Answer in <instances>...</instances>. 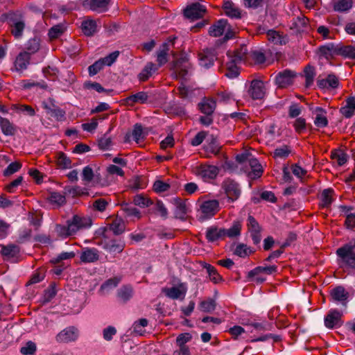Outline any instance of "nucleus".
Segmentation results:
<instances>
[{
    "instance_id": "f257e3e1",
    "label": "nucleus",
    "mask_w": 355,
    "mask_h": 355,
    "mask_svg": "<svg viewBox=\"0 0 355 355\" xmlns=\"http://www.w3.org/2000/svg\"><path fill=\"white\" fill-rule=\"evenodd\" d=\"M197 205L198 216L200 221L211 218L220 209L219 202L217 200H198Z\"/></svg>"
},
{
    "instance_id": "f03ea898",
    "label": "nucleus",
    "mask_w": 355,
    "mask_h": 355,
    "mask_svg": "<svg viewBox=\"0 0 355 355\" xmlns=\"http://www.w3.org/2000/svg\"><path fill=\"white\" fill-rule=\"evenodd\" d=\"M336 254L340 259L343 267L355 269V242L339 248L336 250Z\"/></svg>"
},
{
    "instance_id": "7ed1b4c3",
    "label": "nucleus",
    "mask_w": 355,
    "mask_h": 355,
    "mask_svg": "<svg viewBox=\"0 0 355 355\" xmlns=\"http://www.w3.org/2000/svg\"><path fill=\"white\" fill-rule=\"evenodd\" d=\"M221 189L224 191L230 202L237 200L241 194V189L239 184L235 180L226 178L221 184Z\"/></svg>"
},
{
    "instance_id": "20e7f679",
    "label": "nucleus",
    "mask_w": 355,
    "mask_h": 355,
    "mask_svg": "<svg viewBox=\"0 0 355 355\" xmlns=\"http://www.w3.org/2000/svg\"><path fill=\"white\" fill-rule=\"evenodd\" d=\"M119 55V51H114L108 55L96 61L88 67L89 76H93L97 74L105 66H111L116 60Z\"/></svg>"
},
{
    "instance_id": "39448f33",
    "label": "nucleus",
    "mask_w": 355,
    "mask_h": 355,
    "mask_svg": "<svg viewBox=\"0 0 355 355\" xmlns=\"http://www.w3.org/2000/svg\"><path fill=\"white\" fill-rule=\"evenodd\" d=\"M236 159L239 162H246L250 166V171L248 172V175L250 178L256 179L262 175L263 172V167L256 158L247 159L244 155H237Z\"/></svg>"
},
{
    "instance_id": "423d86ee",
    "label": "nucleus",
    "mask_w": 355,
    "mask_h": 355,
    "mask_svg": "<svg viewBox=\"0 0 355 355\" xmlns=\"http://www.w3.org/2000/svg\"><path fill=\"white\" fill-rule=\"evenodd\" d=\"M67 222L73 235L80 230L90 227L92 224V220L90 217L78 214L73 216Z\"/></svg>"
},
{
    "instance_id": "0eeeda50",
    "label": "nucleus",
    "mask_w": 355,
    "mask_h": 355,
    "mask_svg": "<svg viewBox=\"0 0 355 355\" xmlns=\"http://www.w3.org/2000/svg\"><path fill=\"white\" fill-rule=\"evenodd\" d=\"M162 292L170 299L183 300L187 292V286L185 283H180L178 286L171 288H162Z\"/></svg>"
},
{
    "instance_id": "6e6552de",
    "label": "nucleus",
    "mask_w": 355,
    "mask_h": 355,
    "mask_svg": "<svg viewBox=\"0 0 355 355\" xmlns=\"http://www.w3.org/2000/svg\"><path fill=\"white\" fill-rule=\"evenodd\" d=\"M206 12L205 6L200 3H193L184 9V14L187 18L196 20L203 17Z\"/></svg>"
},
{
    "instance_id": "1a4fd4ad",
    "label": "nucleus",
    "mask_w": 355,
    "mask_h": 355,
    "mask_svg": "<svg viewBox=\"0 0 355 355\" xmlns=\"http://www.w3.org/2000/svg\"><path fill=\"white\" fill-rule=\"evenodd\" d=\"M219 173V168L213 165L200 164L195 168L196 175L200 176L205 180L216 178Z\"/></svg>"
},
{
    "instance_id": "9d476101",
    "label": "nucleus",
    "mask_w": 355,
    "mask_h": 355,
    "mask_svg": "<svg viewBox=\"0 0 355 355\" xmlns=\"http://www.w3.org/2000/svg\"><path fill=\"white\" fill-rule=\"evenodd\" d=\"M248 94L252 99H262L266 94L264 83L260 80H252L248 89Z\"/></svg>"
},
{
    "instance_id": "9b49d317",
    "label": "nucleus",
    "mask_w": 355,
    "mask_h": 355,
    "mask_svg": "<svg viewBox=\"0 0 355 355\" xmlns=\"http://www.w3.org/2000/svg\"><path fill=\"white\" fill-rule=\"evenodd\" d=\"M295 76L296 74L293 71L285 69L276 76V84L279 87H286L293 83Z\"/></svg>"
},
{
    "instance_id": "f8f14e48",
    "label": "nucleus",
    "mask_w": 355,
    "mask_h": 355,
    "mask_svg": "<svg viewBox=\"0 0 355 355\" xmlns=\"http://www.w3.org/2000/svg\"><path fill=\"white\" fill-rule=\"evenodd\" d=\"M247 226L253 243L254 244L259 243L261 239V227L253 216H248Z\"/></svg>"
},
{
    "instance_id": "ddd939ff",
    "label": "nucleus",
    "mask_w": 355,
    "mask_h": 355,
    "mask_svg": "<svg viewBox=\"0 0 355 355\" xmlns=\"http://www.w3.org/2000/svg\"><path fill=\"white\" fill-rule=\"evenodd\" d=\"M199 64L201 67L209 69L214 65L216 60V54L214 49H206L198 54Z\"/></svg>"
},
{
    "instance_id": "4468645a",
    "label": "nucleus",
    "mask_w": 355,
    "mask_h": 355,
    "mask_svg": "<svg viewBox=\"0 0 355 355\" xmlns=\"http://www.w3.org/2000/svg\"><path fill=\"white\" fill-rule=\"evenodd\" d=\"M78 337V331L73 327H70L61 331L55 337L58 343H69L75 341Z\"/></svg>"
},
{
    "instance_id": "2eb2a0df",
    "label": "nucleus",
    "mask_w": 355,
    "mask_h": 355,
    "mask_svg": "<svg viewBox=\"0 0 355 355\" xmlns=\"http://www.w3.org/2000/svg\"><path fill=\"white\" fill-rule=\"evenodd\" d=\"M318 86L321 89H336L339 86L338 78L333 73L329 74L325 78H319L317 80Z\"/></svg>"
},
{
    "instance_id": "dca6fc26",
    "label": "nucleus",
    "mask_w": 355,
    "mask_h": 355,
    "mask_svg": "<svg viewBox=\"0 0 355 355\" xmlns=\"http://www.w3.org/2000/svg\"><path fill=\"white\" fill-rule=\"evenodd\" d=\"M330 296L333 301L340 302L344 306H347L349 293L344 287L338 286L333 288L330 292Z\"/></svg>"
},
{
    "instance_id": "f3484780",
    "label": "nucleus",
    "mask_w": 355,
    "mask_h": 355,
    "mask_svg": "<svg viewBox=\"0 0 355 355\" xmlns=\"http://www.w3.org/2000/svg\"><path fill=\"white\" fill-rule=\"evenodd\" d=\"M189 64L183 59L175 61L173 66V76L176 78L185 79L188 74Z\"/></svg>"
},
{
    "instance_id": "a211bd4d",
    "label": "nucleus",
    "mask_w": 355,
    "mask_h": 355,
    "mask_svg": "<svg viewBox=\"0 0 355 355\" xmlns=\"http://www.w3.org/2000/svg\"><path fill=\"white\" fill-rule=\"evenodd\" d=\"M99 259V251L96 248H83L80 259L83 263H94Z\"/></svg>"
},
{
    "instance_id": "6ab92c4d",
    "label": "nucleus",
    "mask_w": 355,
    "mask_h": 355,
    "mask_svg": "<svg viewBox=\"0 0 355 355\" xmlns=\"http://www.w3.org/2000/svg\"><path fill=\"white\" fill-rule=\"evenodd\" d=\"M342 315V313L337 310H330L324 318L325 326L329 329H332L339 325Z\"/></svg>"
},
{
    "instance_id": "aec40b11",
    "label": "nucleus",
    "mask_w": 355,
    "mask_h": 355,
    "mask_svg": "<svg viewBox=\"0 0 355 355\" xmlns=\"http://www.w3.org/2000/svg\"><path fill=\"white\" fill-rule=\"evenodd\" d=\"M223 9L225 14L232 19H241L243 14L241 10L231 1L224 2Z\"/></svg>"
},
{
    "instance_id": "412c9836",
    "label": "nucleus",
    "mask_w": 355,
    "mask_h": 355,
    "mask_svg": "<svg viewBox=\"0 0 355 355\" xmlns=\"http://www.w3.org/2000/svg\"><path fill=\"white\" fill-rule=\"evenodd\" d=\"M31 56L30 53L24 51L20 52L16 57L14 62V66L17 71H21L27 69L30 63Z\"/></svg>"
},
{
    "instance_id": "4be33fe9",
    "label": "nucleus",
    "mask_w": 355,
    "mask_h": 355,
    "mask_svg": "<svg viewBox=\"0 0 355 355\" xmlns=\"http://www.w3.org/2000/svg\"><path fill=\"white\" fill-rule=\"evenodd\" d=\"M206 239L209 242H215L225 238V228L211 226L207 229Z\"/></svg>"
},
{
    "instance_id": "5701e85b",
    "label": "nucleus",
    "mask_w": 355,
    "mask_h": 355,
    "mask_svg": "<svg viewBox=\"0 0 355 355\" xmlns=\"http://www.w3.org/2000/svg\"><path fill=\"white\" fill-rule=\"evenodd\" d=\"M337 49L338 44L328 43L320 46L318 49V52L320 55L323 56L327 60H330L338 55Z\"/></svg>"
},
{
    "instance_id": "b1692460",
    "label": "nucleus",
    "mask_w": 355,
    "mask_h": 355,
    "mask_svg": "<svg viewBox=\"0 0 355 355\" xmlns=\"http://www.w3.org/2000/svg\"><path fill=\"white\" fill-rule=\"evenodd\" d=\"M227 55L232 57V58L236 60V62L239 63L241 62H247L250 58V53H248V49L245 45L240 46L239 49L234 50V51H228Z\"/></svg>"
},
{
    "instance_id": "393cba45",
    "label": "nucleus",
    "mask_w": 355,
    "mask_h": 355,
    "mask_svg": "<svg viewBox=\"0 0 355 355\" xmlns=\"http://www.w3.org/2000/svg\"><path fill=\"white\" fill-rule=\"evenodd\" d=\"M216 107V103L213 98H204L199 103L200 111L205 115H212Z\"/></svg>"
},
{
    "instance_id": "a878e982",
    "label": "nucleus",
    "mask_w": 355,
    "mask_h": 355,
    "mask_svg": "<svg viewBox=\"0 0 355 355\" xmlns=\"http://www.w3.org/2000/svg\"><path fill=\"white\" fill-rule=\"evenodd\" d=\"M228 60L226 62L225 75L230 78H234L239 76V71L237 64L239 62H236L232 57L227 56Z\"/></svg>"
},
{
    "instance_id": "bb28decb",
    "label": "nucleus",
    "mask_w": 355,
    "mask_h": 355,
    "mask_svg": "<svg viewBox=\"0 0 355 355\" xmlns=\"http://www.w3.org/2000/svg\"><path fill=\"white\" fill-rule=\"evenodd\" d=\"M148 95L145 92H139L135 94L130 95L125 98L127 105L132 106L135 103L143 104L148 101Z\"/></svg>"
},
{
    "instance_id": "cd10ccee",
    "label": "nucleus",
    "mask_w": 355,
    "mask_h": 355,
    "mask_svg": "<svg viewBox=\"0 0 355 355\" xmlns=\"http://www.w3.org/2000/svg\"><path fill=\"white\" fill-rule=\"evenodd\" d=\"M227 21L225 19H220L209 29V34L213 37H219L222 35L226 29Z\"/></svg>"
},
{
    "instance_id": "c85d7f7f",
    "label": "nucleus",
    "mask_w": 355,
    "mask_h": 355,
    "mask_svg": "<svg viewBox=\"0 0 355 355\" xmlns=\"http://www.w3.org/2000/svg\"><path fill=\"white\" fill-rule=\"evenodd\" d=\"M158 67L154 63L148 62L141 71L139 73L138 78L140 81H146L155 72L158 70Z\"/></svg>"
},
{
    "instance_id": "c756f323",
    "label": "nucleus",
    "mask_w": 355,
    "mask_h": 355,
    "mask_svg": "<svg viewBox=\"0 0 355 355\" xmlns=\"http://www.w3.org/2000/svg\"><path fill=\"white\" fill-rule=\"evenodd\" d=\"M315 117L314 119V124L318 128H324L328 125V120L327 119L326 111L322 107H316L315 109Z\"/></svg>"
},
{
    "instance_id": "7c9ffc66",
    "label": "nucleus",
    "mask_w": 355,
    "mask_h": 355,
    "mask_svg": "<svg viewBox=\"0 0 355 355\" xmlns=\"http://www.w3.org/2000/svg\"><path fill=\"white\" fill-rule=\"evenodd\" d=\"M168 43H163L159 47V50L157 51V62L158 64V67L164 65L168 62Z\"/></svg>"
},
{
    "instance_id": "2f4dec72",
    "label": "nucleus",
    "mask_w": 355,
    "mask_h": 355,
    "mask_svg": "<svg viewBox=\"0 0 355 355\" xmlns=\"http://www.w3.org/2000/svg\"><path fill=\"white\" fill-rule=\"evenodd\" d=\"M340 112L346 118L352 117L355 112V97H348L345 105L340 108Z\"/></svg>"
},
{
    "instance_id": "473e14b6",
    "label": "nucleus",
    "mask_w": 355,
    "mask_h": 355,
    "mask_svg": "<svg viewBox=\"0 0 355 355\" xmlns=\"http://www.w3.org/2000/svg\"><path fill=\"white\" fill-rule=\"evenodd\" d=\"M349 156L342 149H335L331 153V159L339 166H343L347 163Z\"/></svg>"
},
{
    "instance_id": "72a5a7b5",
    "label": "nucleus",
    "mask_w": 355,
    "mask_h": 355,
    "mask_svg": "<svg viewBox=\"0 0 355 355\" xmlns=\"http://www.w3.org/2000/svg\"><path fill=\"white\" fill-rule=\"evenodd\" d=\"M338 55L345 58L355 59V47L352 45L338 44Z\"/></svg>"
},
{
    "instance_id": "f704fd0d",
    "label": "nucleus",
    "mask_w": 355,
    "mask_h": 355,
    "mask_svg": "<svg viewBox=\"0 0 355 355\" xmlns=\"http://www.w3.org/2000/svg\"><path fill=\"white\" fill-rule=\"evenodd\" d=\"M55 162L57 166L62 169L71 168L72 166L71 160L63 152H58L55 155Z\"/></svg>"
},
{
    "instance_id": "c9c22d12",
    "label": "nucleus",
    "mask_w": 355,
    "mask_h": 355,
    "mask_svg": "<svg viewBox=\"0 0 355 355\" xmlns=\"http://www.w3.org/2000/svg\"><path fill=\"white\" fill-rule=\"evenodd\" d=\"M44 108L46 110L48 114L55 118L57 121H62L64 118L65 112L58 107L53 105H44Z\"/></svg>"
},
{
    "instance_id": "e433bc0d",
    "label": "nucleus",
    "mask_w": 355,
    "mask_h": 355,
    "mask_svg": "<svg viewBox=\"0 0 355 355\" xmlns=\"http://www.w3.org/2000/svg\"><path fill=\"white\" fill-rule=\"evenodd\" d=\"M202 266L204 268L206 269L209 279L214 284H218L223 280L222 276L218 273V272L217 271L216 268L214 266L207 263H203Z\"/></svg>"
},
{
    "instance_id": "4c0bfd02",
    "label": "nucleus",
    "mask_w": 355,
    "mask_h": 355,
    "mask_svg": "<svg viewBox=\"0 0 355 355\" xmlns=\"http://www.w3.org/2000/svg\"><path fill=\"white\" fill-rule=\"evenodd\" d=\"M81 28L84 35L92 36L96 32L97 24L95 20L88 19L82 22Z\"/></svg>"
},
{
    "instance_id": "58836bf2",
    "label": "nucleus",
    "mask_w": 355,
    "mask_h": 355,
    "mask_svg": "<svg viewBox=\"0 0 355 355\" xmlns=\"http://www.w3.org/2000/svg\"><path fill=\"white\" fill-rule=\"evenodd\" d=\"M0 128L2 132L6 136H12L15 134V125L6 118L0 116Z\"/></svg>"
},
{
    "instance_id": "ea45409f",
    "label": "nucleus",
    "mask_w": 355,
    "mask_h": 355,
    "mask_svg": "<svg viewBox=\"0 0 355 355\" xmlns=\"http://www.w3.org/2000/svg\"><path fill=\"white\" fill-rule=\"evenodd\" d=\"M277 270V267L276 266H258L250 271L248 273V277H255L259 275L261 273H265L267 275H272L276 272Z\"/></svg>"
},
{
    "instance_id": "a19ab883",
    "label": "nucleus",
    "mask_w": 355,
    "mask_h": 355,
    "mask_svg": "<svg viewBox=\"0 0 355 355\" xmlns=\"http://www.w3.org/2000/svg\"><path fill=\"white\" fill-rule=\"evenodd\" d=\"M353 6V0H334V10L339 12L349 11Z\"/></svg>"
},
{
    "instance_id": "79ce46f5",
    "label": "nucleus",
    "mask_w": 355,
    "mask_h": 355,
    "mask_svg": "<svg viewBox=\"0 0 355 355\" xmlns=\"http://www.w3.org/2000/svg\"><path fill=\"white\" fill-rule=\"evenodd\" d=\"M132 295L133 288L130 285L123 286L117 291V297L123 302L130 300Z\"/></svg>"
},
{
    "instance_id": "37998d69",
    "label": "nucleus",
    "mask_w": 355,
    "mask_h": 355,
    "mask_svg": "<svg viewBox=\"0 0 355 355\" xmlns=\"http://www.w3.org/2000/svg\"><path fill=\"white\" fill-rule=\"evenodd\" d=\"M268 40L275 44H285L286 43V37L279 32L274 30H269L267 32Z\"/></svg>"
},
{
    "instance_id": "c03bdc74",
    "label": "nucleus",
    "mask_w": 355,
    "mask_h": 355,
    "mask_svg": "<svg viewBox=\"0 0 355 355\" xmlns=\"http://www.w3.org/2000/svg\"><path fill=\"white\" fill-rule=\"evenodd\" d=\"M19 252V248L16 245H1V254L6 259L15 257Z\"/></svg>"
},
{
    "instance_id": "a18cd8bd",
    "label": "nucleus",
    "mask_w": 355,
    "mask_h": 355,
    "mask_svg": "<svg viewBox=\"0 0 355 355\" xmlns=\"http://www.w3.org/2000/svg\"><path fill=\"white\" fill-rule=\"evenodd\" d=\"M241 223L240 221H234L232 227L229 229H225V237L234 238L239 236L241 231Z\"/></svg>"
},
{
    "instance_id": "49530a36",
    "label": "nucleus",
    "mask_w": 355,
    "mask_h": 355,
    "mask_svg": "<svg viewBox=\"0 0 355 355\" xmlns=\"http://www.w3.org/2000/svg\"><path fill=\"white\" fill-rule=\"evenodd\" d=\"M55 231L57 235L62 238H67L69 236L73 235L72 230L67 221L66 225H56L55 227Z\"/></svg>"
},
{
    "instance_id": "de8ad7c7",
    "label": "nucleus",
    "mask_w": 355,
    "mask_h": 355,
    "mask_svg": "<svg viewBox=\"0 0 355 355\" xmlns=\"http://www.w3.org/2000/svg\"><path fill=\"white\" fill-rule=\"evenodd\" d=\"M48 199L52 205L57 207L64 205L66 202L65 196L59 192H51Z\"/></svg>"
},
{
    "instance_id": "09e8293b",
    "label": "nucleus",
    "mask_w": 355,
    "mask_h": 355,
    "mask_svg": "<svg viewBox=\"0 0 355 355\" xmlns=\"http://www.w3.org/2000/svg\"><path fill=\"white\" fill-rule=\"evenodd\" d=\"M121 282V278L114 277L107 279L101 286V291L103 293H107L110 290L116 288Z\"/></svg>"
},
{
    "instance_id": "8fccbe9b",
    "label": "nucleus",
    "mask_w": 355,
    "mask_h": 355,
    "mask_svg": "<svg viewBox=\"0 0 355 355\" xmlns=\"http://www.w3.org/2000/svg\"><path fill=\"white\" fill-rule=\"evenodd\" d=\"M108 3L109 0H89L88 5L92 10L105 11Z\"/></svg>"
},
{
    "instance_id": "3c124183",
    "label": "nucleus",
    "mask_w": 355,
    "mask_h": 355,
    "mask_svg": "<svg viewBox=\"0 0 355 355\" xmlns=\"http://www.w3.org/2000/svg\"><path fill=\"white\" fill-rule=\"evenodd\" d=\"M291 152V150L288 146L283 145L275 149L272 156L275 159H285L290 155Z\"/></svg>"
},
{
    "instance_id": "603ef678",
    "label": "nucleus",
    "mask_w": 355,
    "mask_h": 355,
    "mask_svg": "<svg viewBox=\"0 0 355 355\" xmlns=\"http://www.w3.org/2000/svg\"><path fill=\"white\" fill-rule=\"evenodd\" d=\"M304 73L305 77V86L306 87H310L313 83L315 76V69L308 65L304 68Z\"/></svg>"
},
{
    "instance_id": "864d4df0",
    "label": "nucleus",
    "mask_w": 355,
    "mask_h": 355,
    "mask_svg": "<svg viewBox=\"0 0 355 355\" xmlns=\"http://www.w3.org/2000/svg\"><path fill=\"white\" fill-rule=\"evenodd\" d=\"M11 109L17 112H23L31 116L35 114V110L28 105L12 104L11 105Z\"/></svg>"
},
{
    "instance_id": "5fc2aeb1",
    "label": "nucleus",
    "mask_w": 355,
    "mask_h": 355,
    "mask_svg": "<svg viewBox=\"0 0 355 355\" xmlns=\"http://www.w3.org/2000/svg\"><path fill=\"white\" fill-rule=\"evenodd\" d=\"M308 24V19L304 16L297 17L293 18L292 24V28H295L297 31H303L304 28L306 27Z\"/></svg>"
},
{
    "instance_id": "6e6d98bb",
    "label": "nucleus",
    "mask_w": 355,
    "mask_h": 355,
    "mask_svg": "<svg viewBox=\"0 0 355 355\" xmlns=\"http://www.w3.org/2000/svg\"><path fill=\"white\" fill-rule=\"evenodd\" d=\"M334 190L327 189L323 190L321 193V205L323 207H329L333 201Z\"/></svg>"
},
{
    "instance_id": "4d7b16f0",
    "label": "nucleus",
    "mask_w": 355,
    "mask_h": 355,
    "mask_svg": "<svg viewBox=\"0 0 355 355\" xmlns=\"http://www.w3.org/2000/svg\"><path fill=\"white\" fill-rule=\"evenodd\" d=\"M133 202L135 205L144 208L153 204V201L143 194H138L134 197Z\"/></svg>"
},
{
    "instance_id": "13d9d810",
    "label": "nucleus",
    "mask_w": 355,
    "mask_h": 355,
    "mask_svg": "<svg viewBox=\"0 0 355 355\" xmlns=\"http://www.w3.org/2000/svg\"><path fill=\"white\" fill-rule=\"evenodd\" d=\"M110 229L114 234H121L125 230V223L121 219L116 218L110 224Z\"/></svg>"
},
{
    "instance_id": "bf43d9fd",
    "label": "nucleus",
    "mask_w": 355,
    "mask_h": 355,
    "mask_svg": "<svg viewBox=\"0 0 355 355\" xmlns=\"http://www.w3.org/2000/svg\"><path fill=\"white\" fill-rule=\"evenodd\" d=\"M25 24L23 21H14L12 25L11 33L15 38L19 39L22 36Z\"/></svg>"
},
{
    "instance_id": "052dcab7",
    "label": "nucleus",
    "mask_w": 355,
    "mask_h": 355,
    "mask_svg": "<svg viewBox=\"0 0 355 355\" xmlns=\"http://www.w3.org/2000/svg\"><path fill=\"white\" fill-rule=\"evenodd\" d=\"M121 209L128 216H135L137 218L141 217L139 211L130 204L123 202L121 205Z\"/></svg>"
},
{
    "instance_id": "680f3d73",
    "label": "nucleus",
    "mask_w": 355,
    "mask_h": 355,
    "mask_svg": "<svg viewBox=\"0 0 355 355\" xmlns=\"http://www.w3.org/2000/svg\"><path fill=\"white\" fill-rule=\"evenodd\" d=\"M64 25L59 24L51 27L49 31L48 35L50 39H56L64 33Z\"/></svg>"
},
{
    "instance_id": "e2e57ef3",
    "label": "nucleus",
    "mask_w": 355,
    "mask_h": 355,
    "mask_svg": "<svg viewBox=\"0 0 355 355\" xmlns=\"http://www.w3.org/2000/svg\"><path fill=\"white\" fill-rule=\"evenodd\" d=\"M109 202L104 198H98L95 200L92 205V208L94 211L103 212L107 209Z\"/></svg>"
},
{
    "instance_id": "0e129e2a",
    "label": "nucleus",
    "mask_w": 355,
    "mask_h": 355,
    "mask_svg": "<svg viewBox=\"0 0 355 355\" xmlns=\"http://www.w3.org/2000/svg\"><path fill=\"white\" fill-rule=\"evenodd\" d=\"M220 150V146L218 144L216 139L211 136L209 143L206 146L207 152L216 155L219 153Z\"/></svg>"
},
{
    "instance_id": "69168bd1",
    "label": "nucleus",
    "mask_w": 355,
    "mask_h": 355,
    "mask_svg": "<svg viewBox=\"0 0 355 355\" xmlns=\"http://www.w3.org/2000/svg\"><path fill=\"white\" fill-rule=\"evenodd\" d=\"M26 51L30 53V56L36 53L40 49V42L37 38H33L28 41L26 44Z\"/></svg>"
},
{
    "instance_id": "338daca9",
    "label": "nucleus",
    "mask_w": 355,
    "mask_h": 355,
    "mask_svg": "<svg viewBox=\"0 0 355 355\" xmlns=\"http://www.w3.org/2000/svg\"><path fill=\"white\" fill-rule=\"evenodd\" d=\"M37 347L33 341H28L26 343L25 346L20 349V352L23 355H34L36 352Z\"/></svg>"
},
{
    "instance_id": "774afa93",
    "label": "nucleus",
    "mask_w": 355,
    "mask_h": 355,
    "mask_svg": "<svg viewBox=\"0 0 355 355\" xmlns=\"http://www.w3.org/2000/svg\"><path fill=\"white\" fill-rule=\"evenodd\" d=\"M251 252L250 248L243 243H239L236 245L234 250V254L240 257H245L248 256Z\"/></svg>"
}]
</instances>
